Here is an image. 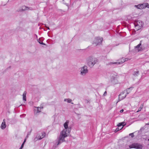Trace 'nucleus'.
Segmentation results:
<instances>
[{"instance_id":"1","label":"nucleus","mask_w":149,"mask_h":149,"mask_svg":"<svg viewBox=\"0 0 149 149\" xmlns=\"http://www.w3.org/2000/svg\"><path fill=\"white\" fill-rule=\"evenodd\" d=\"M70 132V130H67L65 129H63L61 132L57 140L55 143V145L58 146L65 141V138L69 135Z\"/></svg>"},{"instance_id":"2","label":"nucleus","mask_w":149,"mask_h":149,"mask_svg":"<svg viewBox=\"0 0 149 149\" xmlns=\"http://www.w3.org/2000/svg\"><path fill=\"white\" fill-rule=\"evenodd\" d=\"M87 65L90 67H92L98 62L97 59L93 56H89L86 59Z\"/></svg>"},{"instance_id":"3","label":"nucleus","mask_w":149,"mask_h":149,"mask_svg":"<svg viewBox=\"0 0 149 149\" xmlns=\"http://www.w3.org/2000/svg\"><path fill=\"white\" fill-rule=\"evenodd\" d=\"M80 74L81 75L85 76L88 72L87 66L86 65L81 67L79 69Z\"/></svg>"},{"instance_id":"4","label":"nucleus","mask_w":149,"mask_h":149,"mask_svg":"<svg viewBox=\"0 0 149 149\" xmlns=\"http://www.w3.org/2000/svg\"><path fill=\"white\" fill-rule=\"evenodd\" d=\"M143 146L137 143H134L129 146V148H128L127 149H129L130 148H135L136 149H142Z\"/></svg>"},{"instance_id":"5","label":"nucleus","mask_w":149,"mask_h":149,"mask_svg":"<svg viewBox=\"0 0 149 149\" xmlns=\"http://www.w3.org/2000/svg\"><path fill=\"white\" fill-rule=\"evenodd\" d=\"M135 26L137 30H139L143 25V22L141 20H139L136 21L134 23Z\"/></svg>"},{"instance_id":"6","label":"nucleus","mask_w":149,"mask_h":149,"mask_svg":"<svg viewBox=\"0 0 149 149\" xmlns=\"http://www.w3.org/2000/svg\"><path fill=\"white\" fill-rule=\"evenodd\" d=\"M133 88L131 87L129 88H127L126 90L127 93L125 95H123L125 93V92H123L121 93L119 96V98H121V99H124L126 96L129 93H130L132 89Z\"/></svg>"},{"instance_id":"7","label":"nucleus","mask_w":149,"mask_h":149,"mask_svg":"<svg viewBox=\"0 0 149 149\" xmlns=\"http://www.w3.org/2000/svg\"><path fill=\"white\" fill-rule=\"evenodd\" d=\"M103 40V38H102L97 37L94 40L93 44L97 46V45L100 44Z\"/></svg>"},{"instance_id":"8","label":"nucleus","mask_w":149,"mask_h":149,"mask_svg":"<svg viewBox=\"0 0 149 149\" xmlns=\"http://www.w3.org/2000/svg\"><path fill=\"white\" fill-rule=\"evenodd\" d=\"M142 41H140V43L137 46L135 47L134 49L135 50L138 52H141L144 50L141 44Z\"/></svg>"},{"instance_id":"9","label":"nucleus","mask_w":149,"mask_h":149,"mask_svg":"<svg viewBox=\"0 0 149 149\" xmlns=\"http://www.w3.org/2000/svg\"><path fill=\"white\" fill-rule=\"evenodd\" d=\"M126 61V59L124 58H122L121 61H118L116 62H110L109 64H117L119 65L123 63L125 61Z\"/></svg>"},{"instance_id":"10","label":"nucleus","mask_w":149,"mask_h":149,"mask_svg":"<svg viewBox=\"0 0 149 149\" xmlns=\"http://www.w3.org/2000/svg\"><path fill=\"white\" fill-rule=\"evenodd\" d=\"M69 120H67L66 122L64 124V127L65 129L67 130H70V131H71V128L68 127V124L69 123Z\"/></svg>"},{"instance_id":"11","label":"nucleus","mask_w":149,"mask_h":149,"mask_svg":"<svg viewBox=\"0 0 149 149\" xmlns=\"http://www.w3.org/2000/svg\"><path fill=\"white\" fill-rule=\"evenodd\" d=\"M111 82L113 84H116L118 82V81L116 77H112L111 78Z\"/></svg>"},{"instance_id":"12","label":"nucleus","mask_w":149,"mask_h":149,"mask_svg":"<svg viewBox=\"0 0 149 149\" xmlns=\"http://www.w3.org/2000/svg\"><path fill=\"white\" fill-rule=\"evenodd\" d=\"M6 122H5V120L4 119L3 120V122L2 123L1 125V128L2 129H4L6 127Z\"/></svg>"},{"instance_id":"13","label":"nucleus","mask_w":149,"mask_h":149,"mask_svg":"<svg viewBox=\"0 0 149 149\" xmlns=\"http://www.w3.org/2000/svg\"><path fill=\"white\" fill-rule=\"evenodd\" d=\"M45 134L44 132H43L42 133V135L40 136V137L38 139L36 138L34 139V140L35 141H36L38 140H41L42 138H43L45 136Z\"/></svg>"},{"instance_id":"14","label":"nucleus","mask_w":149,"mask_h":149,"mask_svg":"<svg viewBox=\"0 0 149 149\" xmlns=\"http://www.w3.org/2000/svg\"><path fill=\"white\" fill-rule=\"evenodd\" d=\"M142 7H143V9L145 8L146 7H147L148 8H149V5L148 3H144L143 4H141Z\"/></svg>"},{"instance_id":"15","label":"nucleus","mask_w":149,"mask_h":149,"mask_svg":"<svg viewBox=\"0 0 149 149\" xmlns=\"http://www.w3.org/2000/svg\"><path fill=\"white\" fill-rule=\"evenodd\" d=\"M142 46L143 47L144 50L148 49L149 47V45L147 44H144L142 45Z\"/></svg>"},{"instance_id":"16","label":"nucleus","mask_w":149,"mask_h":149,"mask_svg":"<svg viewBox=\"0 0 149 149\" xmlns=\"http://www.w3.org/2000/svg\"><path fill=\"white\" fill-rule=\"evenodd\" d=\"M26 92L25 91L24 92L23 94V100L24 101H26Z\"/></svg>"},{"instance_id":"17","label":"nucleus","mask_w":149,"mask_h":149,"mask_svg":"<svg viewBox=\"0 0 149 149\" xmlns=\"http://www.w3.org/2000/svg\"><path fill=\"white\" fill-rule=\"evenodd\" d=\"M134 7L137 8L138 9H143V7H142L141 4H139L137 5H135Z\"/></svg>"},{"instance_id":"18","label":"nucleus","mask_w":149,"mask_h":149,"mask_svg":"<svg viewBox=\"0 0 149 149\" xmlns=\"http://www.w3.org/2000/svg\"><path fill=\"white\" fill-rule=\"evenodd\" d=\"M65 102H67L68 103H71L72 104H73V103L71 102L72 100L71 99L68 98L65 99L64 100Z\"/></svg>"},{"instance_id":"19","label":"nucleus","mask_w":149,"mask_h":149,"mask_svg":"<svg viewBox=\"0 0 149 149\" xmlns=\"http://www.w3.org/2000/svg\"><path fill=\"white\" fill-rule=\"evenodd\" d=\"M28 7L26 6H23L22 7V10H28Z\"/></svg>"},{"instance_id":"20","label":"nucleus","mask_w":149,"mask_h":149,"mask_svg":"<svg viewBox=\"0 0 149 149\" xmlns=\"http://www.w3.org/2000/svg\"><path fill=\"white\" fill-rule=\"evenodd\" d=\"M143 104H141V105L140 107L139 108L138 110L136 111V112L137 113V112L141 111V110H142V109H143Z\"/></svg>"},{"instance_id":"21","label":"nucleus","mask_w":149,"mask_h":149,"mask_svg":"<svg viewBox=\"0 0 149 149\" xmlns=\"http://www.w3.org/2000/svg\"><path fill=\"white\" fill-rule=\"evenodd\" d=\"M139 74V72L138 71H136L134 72L133 74L135 76H137Z\"/></svg>"},{"instance_id":"22","label":"nucleus","mask_w":149,"mask_h":149,"mask_svg":"<svg viewBox=\"0 0 149 149\" xmlns=\"http://www.w3.org/2000/svg\"><path fill=\"white\" fill-rule=\"evenodd\" d=\"M36 108H37V113H39L41 111V108L39 107H37Z\"/></svg>"},{"instance_id":"23","label":"nucleus","mask_w":149,"mask_h":149,"mask_svg":"<svg viewBox=\"0 0 149 149\" xmlns=\"http://www.w3.org/2000/svg\"><path fill=\"white\" fill-rule=\"evenodd\" d=\"M38 41L40 44L43 45H45V44L43 43V42H40V39H39L38 40Z\"/></svg>"},{"instance_id":"24","label":"nucleus","mask_w":149,"mask_h":149,"mask_svg":"<svg viewBox=\"0 0 149 149\" xmlns=\"http://www.w3.org/2000/svg\"><path fill=\"white\" fill-rule=\"evenodd\" d=\"M123 127H121V128L118 127L117 128H116V131H118L119 130H120Z\"/></svg>"},{"instance_id":"25","label":"nucleus","mask_w":149,"mask_h":149,"mask_svg":"<svg viewBox=\"0 0 149 149\" xmlns=\"http://www.w3.org/2000/svg\"><path fill=\"white\" fill-rule=\"evenodd\" d=\"M130 136H131L132 138H133L134 136V135L133 133H130L129 134Z\"/></svg>"},{"instance_id":"26","label":"nucleus","mask_w":149,"mask_h":149,"mask_svg":"<svg viewBox=\"0 0 149 149\" xmlns=\"http://www.w3.org/2000/svg\"><path fill=\"white\" fill-rule=\"evenodd\" d=\"M121 123V124H122V126H123V127L126 124L124 122H122V123Z\"/></svg>"},{"instance_id":"27","label":"nucleus","mask_w":149,"mask_h":149,"mask_svg":"<svg viewBox=\"0 0 149 149\" xmlns=\"http://www.w3.org/2000/svg\"><path fill=\"white\" fill-rule=\"evenodd\" d=\"M118 127H120L121 126H122V124L121 123H119L118 125H117Z\"/></svg>"},{"instance_id":"28","label":"nucleus","mask_w":149,"mask_h":149,"mask_svg":"<svg viewBox=\"0 0 149 149\" xmlns=\"http://www.w3.org/2000/svg\"><path fill=\"white\" fill-rule=\"evenodd\" d=\"M28 10H33V9L31 7H28Z\"/></svg>"},{"instance_id":"29","label":"nucleus","mask_w":149,"mask_h":149,"mask_svg":"<svg viewBox=\"0 0 149 149\" xmlns=\"http://www.w3.org/2000/svg\"><path fill=\"white\" fill-rule=\"evenodd\" d=\"M24 143H22V145H21V147H20V148L19 149H22L24 146Z\"/></svg>"},{"instance_id":"30","label":"nucleus","mask_w":149,"mask_h":149,"mask_svg":"<svg viewBox=\"0 0 149 149\" xmlns=\"http://www.w3.org/2000/svg\"><path fill=\"white\" fill-rule=\"evenodd\" d=\"M107 92H106V91H105L104 92V96H105V95H107Z\"/></svg>"},{"instance_id":"31","label":"nucleus","mask_w":149,"mask_h":149,"mask_svg":"<svg viewBox=\"0 0 149 149\" xmlns=\"http://www.w3.org/2000/svg\"><path fill=\"white\" fill-rule=\"evenodd\" d=\"M123 111H124V110L122 109H121V110H120V113H122V112H123Z\"/></svg>"},{"instance_id":"32","label":"nucleus","mask_w":149,"mask_h":149,"mask_svg":"<svg viewBox=\"0 0 149 149\" xmlns=\"http://www.w3.org/2000/svg\"><path fill=\"white\" fill-rule=\"evenodd\" d=\"M26 141V139H25L24 141L23 142V143H24H24Z\"/></svg>"},{"instance_id":"33","label":"nucleus","mask_w":149,"mask_h":149,"mask_svg":"<svg viewBox=\"0 0 149 149\" xmlns=\"http://www.w3.org/2000/svg\"><path fill=\"white\" fill-rule=\"evenodd\" d=\"M46 27L48 29V30H49V29H49V27H47V26H46Z\"/></svg>"},{"instance_id":"34","label":"nucleus","mask_w":149,"mask_h":149,"mask_svg":"<svg viewBox=\"0 0 149 149\" xmlns=\"http://www.w3.org/2000/svg\"><path fill=\"white\" fill-rule=\"evenodd\" d=\"M52 25H54V23H53V24H52Z\"/></svg>"},{"instance_id":"35","label":"nucleus","mask_w":149,"mask_h":149,"mask_svg":"<svg viewBox=\"0 0 149 149\" xmlns=\"http://www.w3.org/2000/svg\"><path fill=\"white\" fill-rule=\"evenodd\" d=\"M54 29H54V28L53 29V30H54Z\"/></svg>"},{"instance_id":"36","label":"nucleus","mask_w":149,"mask_h":149,"mask_svg":"<svg viewBox=\"0 0 149 149\" xmlns=\"http://www.w3.org/2000/svg\"><path fill=\"white\" fill-rule=\"evenodd\" d=\"M148 141H149V139H148Z\"/></svg>"}]
</instances>
